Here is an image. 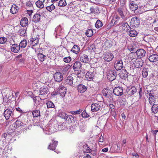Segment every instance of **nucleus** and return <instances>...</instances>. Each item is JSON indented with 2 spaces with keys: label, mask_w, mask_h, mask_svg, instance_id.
<instances>
[{
  "label": "nucleus",
  "mask_w": 158,
  "mask_h": 158,
  "mask_svg": "<svg viewBox=\"0 0 158 158\" xmlns=\"http://www.w3.org/2000/svg\"><path fill=\"white\" fill-rule=\"evenodd\" d=\"M48 92V89L47 87L43 86L40 88L39 94L40 97H36L35 98L34 101L35 104L37 105L39 103L40 100H44L46 98Z\"/></svg>",
  "instance_id": "1"
},
{
  "label": "nucleus",
  "mask_w": 158,
  "mask_h": 158,
  "mask_svg": "<svg viewBox=\"0 0 158 158\" xmlns=\"http://www.w3.org/2000/svg\"><path fill=\"white\" fill-rule=\"evenodd\" d=\"M58 124L57 122L55 121L52 123V122L49 123L48 125L45 128H43V130L46 134L49 135L57 131Z\"/></svg>",
  "instance_id": "2"
},
{
  "label": "nucleus",
  "mask_w": 158,
  "mask_h": 158,
  "mask_svg": "<svg viewBox=\"0 0 158 158\" xmlns=\"http://www.w3.org/2000/svg\"><path fill=\"white\" fill-rule=\"evenodd\" d=\"M106 75L108 79L112 81L116 79L117 74L115 70L114 69H111L107 71Z\"/></svg>",
  "instance_id": "3"
},
{
  "label": "nucleus",
  "mask_w": 158,
  "mask_h": 158,
  "mask_svg": "<svg viewBox=\"0 0 158 158\" xmlns=\"http://www.w3.org/2000/svg\"><path fill=\"white\" fill-rule=\"evenodd\" d=\"M138 5L134 1L129 2V7L130 9L132 11H134V13L136 14L141 13L140 10L138 11Z\"/></svg>",
  "instance_id": "4"
},
{
  "label": "nucleus",
  "mask_w": 158,
  "mask_h": 158,
  "mask_svg": "<svg viewBox=\"0 0 158 158\" xmlns=\"http://www.w3.org/2000/svg\"><path fill=\"white\" fill-rule=\"evenodd\" d=\"M140 24V20L139 18L137 17H133L131 19V25L133 27H138Z\"/></svg>",
  "instance_id": "5"
},
{
  "label": "nucleus",
  "mask_w": 158,
  "mask_h": 158,
  "mask_svg": "<svg viewBox=\"0 0 158 158\" xmlns=\"http://www.w3.org/2000/svg\"><path fill=\"white\" fill-rule=\"evenodd\" d=\"M114 68L116 70H121L123 67V62L121 59L117 60L114 63Z\"/></svg>",
  "instance_id": "6"
},
{
  "label": "nucleus",
  "mask_w": 158,
  "mask_h": 158,
  "mask_svg": "<svg viewBox=\"0 0 158 158\" xmlns=\"http://www.w3.org/2000/svg\"><path fill=\"white\" fill-rule=\"evenodd\" d=\"M53 78L55 81L59 82L63 80V77L61 73L57 72L54 74Z\"/></svg>",
  "instance_id": "7"
},
{
  "label": "nucleus",
  "mask_w": 158,
  "mask_h": 158,
  "mask_svg": "<svg viewBox=\"0 0 158 158\" xmlns=\"http://www.w3.org/2000/svg\"><path fill=\"white\" fill-rule=\"evenodd\" d=\"M114 95L118 96H120L123 94V90L122 87H117L115 88L113 90Z\"/></svg>",
  "instance_id": "8"
},
{
  "label": "nucleus",
  "mask_w": 158,
  "mask_h": 158,
  "mask_svg": "<svg viewBox=\"0 0 158 158\" xmlns=\"http://www.w3.org/2000/svg\"><path fill=\"white\" fill-rule=\"evenodd\" d=\"M79 60L81 61L84 63H89L90 60V59L89 57L88 56L85 54L80 55Z\"/></svg>",
  "instance_id": "9"
},
{
  "label": "nucleus",
  "mask_w": 158,
  "mask_h": 158,
  "mask_svg": "<svg viewBox=\"0 0 158 158\" xmlns=\"http://www.w3.org/2000/svg\"><path fill=\"white\" fill-rule=\"evenodd\" d=\"M58 90L60 95L63 98L65 97L66 92V89L63 85H60L59 86Z\"/></svg>",
  "instance_id": "10"
},
{
  "label": "nucleus",
  "mask_w": 158,
  "mask_h": 158,
  "mask_svg": "<svg viewBox=\"0 0 158 158\" xmlns=\"http://www.w3.org/2000/svg\"><path fill=\"white\" fill-rule=\"evenodd\" d=\"M102 93L103 95L106 98H110L112 97V92L111 90L109 89H104L102 90Z\"/></svg>",
  "instance_id": "11"
},
{
  "label": "nucleus",
  "mask_w": 158,
  "mask_h": 158,
  "mask_svg": "<svg viewBox=\"0 0 158 158\" xmlns=\"http://www.w3.org/2000/svg\"><path fill=\"white\" fill-rule=\"evenodd\" d=\"M117 11L118 14L123 19H125L127 12L123 8L119 7L118 8L117 10Z\"/></svg>",
  "instance_id": "12"
},
{
  "label": "nucleus",
  "mask_w": 158,
  "mask_h": 158,
  "mask_svg": "<svg viewBox=\"0 0 158 158\" xmlns=\"http://www.w3.org/2000/svg\"><path fill=\"white\" fill-rule=\"evenodd\" d=\"M143 63V60L141 59H136L133 63L134 65L137 68L142 67Z\"/></svg>",
  "instance_id": "13"
},
{
  "label": "nucleus",
  "mask_w": 158,
  "mask_h": 158,
  "mask_svg": "<svg viewBox=\"0 0 158 158\" xmlns=\"http://www.w3.org/2000/svg\"><path fill=\"white\" fill-rule=\"evenodd\" d=\"M58 142L52 140V143L49 144L48 149L54 151L56 149V148Z\"/></svg>",
  "instance_id": "14"
},
{
  "label": "nucleus",
  "mask_w": 158,
  "mask_h": 158,
  "mask_svg": "<svg viewBox=\"0 0 158 158\" xmlns=\"http://www.w3.org/2000/svg\"><path fill=\"white\" fill-rule=\"evenodd\" d=\"M94 73L93 71H89L87 72L85 75V78L88 81H90L93 79L94 76Z\"/></svg>",
  "instance_id": "15"
},
{
  "label": "nucleus",
  "mask_w": 158,
  "mask_h": 158,
  "mask_svg": "<svg viewBox=\"0 0 158 158\" xmlns=\"http://www.w3.org/2000/svg\"><path fill=\"white\" fill-rule=\"evenodd\" d=\"M82 64L80 61L78 60L76 61L74 64L73 66V69L75 71H77L81 68Z\"/></svg>",
  "instance_id": "16"
},
{
  "label": "nucleus",
  "mask_w": 158,
  "mask_h": 158,
  "mask_svg": "<svg viewBox=\"0 0 158 158\" xmlns=\"http://www.w3.org/2000/svg\"><path fill=\"white\" fill-rule=\"evenodd\" d=\"M114 58V56L112 53H107L104 56V59L107 61H111Z\"/></svg>",
  "instance_id": "17"
},
{
  "label": "nucleus",
  "mask_w": 158,
  "mask_h": 158,
  "mask_svg": "<svg viewBox=\"0 0 158 158\" xmlns=\"http://www.w3.org/2000/svg\"><path fill=\"white\" fill-rule=\"evenodd\" d=\"M119 77L122 79H126L128 76V73L125 69H122L119 74Z\"/></svg>",
  "instance_id": "18"
},
{
  "label": "nucleus",
  "mask_w": 158,
  "mask_h": 158,
  "mask_svg": "<svg viewBox=\"0 0 158 158\" xmlns=\"http://www.w3.org/2000/svg\"><path fill=\"white\" fill-rule=\"evenodd\" d=\"M137 56L140 58H142L145 55L146 52L143 49H139L136 51Z\"/></svg>",
  "instance_id": "19"
},
{
  "label": "nucleus",
  "mask_w": 158,
  "mask_h": 158,
  "mask_svg": "<svg viewBox=\"0 0 158 158\" xmlns=\"http://www.w3.org/2000/svg\"><path fill=\"white\" fill-rule=\"evenodd\" d=\"M149 97L148 98L149 102L151 105L155 104L156 98L152 94L150 93L148 94Z\"/></svg>",
  "instance_id": "20"
},
{
  "label": "nucleus",
  "mask_w": 158,
  "mask_h": 158,
  "mask_svg": "<svg viewBox=\"0 0 158 158\" xmlns=\"http://www.w3.org/2000/svg\"><path fill=\"white\" fill-rule=\"evenodd\" d=\"M12 114V110L9 109H7L4 111V116L6 120H8L11 116Z\"/></svg>",
  "instance_id": "21"
},
{
  "label": "nucleus",
  "mask_w": 158,
  "mask_h": 158,
  "mask_svg": "<svg viewBox=\"0 0 158 158\" xmlns=\"http://www.w3.org/2000/svg\"><path fill=\"white\" fill-rule=\"evenodd\" d=\"M20 49V47L17 44H14L12 45L11 47V51L15 53H18Z\"/></svg>",
  "instance_id": "22"
},
{
  "label": "nucleus",
  "mask_w": 158,
  "mask_h": 158,
  "mask_svg": "<svg viewBox=\"0 0 158 158\" xmlns=\"http://www.w3.org/2000/svg\"><path fill=\"white\" fill-rule=\"evenodd\" d=\"M137 89L135 86H130L127 90L128 94L130 95H132L137 92Z\"/></svg>",
  "instance_id": "23"
},
{
  "label": "nucleus",
  "mask_w": 158,
  "mask_h": 158,
  "mask_svg": "<svg viewBox=\"0 0 158 158\" xmlns=\"http://www.w3.org/2000/svg\"><path fill=\"white\" fill-rule=\"evenodd\" d=\"M101 108V106L98 104L94 103L92 104L91 106V109L92 111H97L99 110Z\"/></svg>",
  "instance_id": "24"
},
{
  "label": "nucleus",
  "mask_w": 158,
  "mask_h": 158,
  "mask_svg": "<svg viewBox=\"0 0 158 158\" xmlns=\"http://www.w3.org/2000/svg\"><path fill=\"white\" fill-rule=\"evenodd\" d=\"M148 59L151 62H156L158 61V55L156 54L151 55L149 56Z\"/></svg>",
  "instance_id": "25"
},
{
  "label": "nucleus",
  "mask_w": 158,
  "mask_h": 158,
  "mask_svg": "<svg viewBox=\"0 0 158 158\" xmlns=\"http://www.w3.org/2000/svg\"><path fill=\"white\" fill-rule=\"evenodd\" d=\"M86 89V87L82 84L79 85L77 87L78 91L81 93L85 92Z\"/></svg>",
  "instance_id": "26"
},
{
  "label": "nucleus",
  "mask_w": 158,
  "mask_h": 158,
  "mask_svg": "<svg viewBox=\"0 0 158 158\" xmlns=\"http://www.w3.org/2000/svg\"><path fill=\"white\" fill-rule=\"evenodd\" d=\"M18 7L16 5H13L10 9V12L13 14H15L18 12Z\"/></svg>",
  "instance_id": "27"
},
{
  "label": "nucleus",
  "mask_w": 158,
  "mask_h": 158,
  "mask_svg": "<svg viewBox=\"0 0 158 158\" xmlns=\"http://www.w3.org/2000/svg\"><path fill=\"white\" fill-rule=\"evenodd\" d=\"M129 32V35L131 37H135L138 34L136 30L131 28L130 29Z\"/></svg>",
  "instance_id": "28"
},
{
  "label": "nucleus",
  "mask_w": 158,
  "mask_h": 158,
  "mask_svg": "<svg viewBox=\"0 0 158 158\" xmlns=\"http://www.w3.org/2000/svg\"><path fill=\"white\" fill-rule=\"evenodd\" d=\"M31 45L32 46H35L39 42L38 38L37 37L33 38L30 39Z\"/></svg>",
  "instance_id": "29"
},
{
  "label": "nucleus",
  "mask_w": 158,
  "mask_h": 158,
  "mask_svg": "<svg viewBox=\"0 0 158 158\" xmlns=\"http://www.w3.org/2000/svg\"><path fill=\"white\" fill-rule=\"evenodd\" d=\"M122 26L123 30L126 32L129 31L131 28L127 23H123Z\"/></svg>",
  "instance_id": "30"
},
{
  "label": "nucleus",
  "mask_w": 158,
  "mask_h": 158,
  "mask_svg": "<svg viewBox=\"0 0 158 158\" xmlns=\"http://www.w3.org/2000/svg\"><path fill=\"white\" fill-rule=\"evenodd\" d=\"M71 51L73 53L77 54H78L79 52V47L77 45H74Z\"/></svg>",
  "instance_id": "31"
},
{
  "label": "nucleus",
  "mask_w": 158,
  "mask_h": 158,
  "mask_svg": "<svg viewBox=\"0 0 158 158\" xmlns=\"http://www.w3.org/2000/svg\"><path fill=\"white\" fill-rule=\"evenodd\" d=\"M28 19L26 17L22 19L20 22V24L23 27H26L28 24Z\"/></svg>",
  "instance_id": "32"
},
{
  "label": "nucleus",
  "mask_w": 158,
  "mask_h": 158,
  "mask_svg": "<svg viewBox=\"0 0 158 158\" xmlns=\"http://www.w3.org/2000/svg\"><path fill=\"white\" fill-rule=\"evenodd\" d=\"M73 78L72 76H69L67 77L66 80V83L69 85L72 86L73 85Z\"/></svg>",
  "instance_id": "33"
},
{
  "label": "nucleus",
  "mask_w": 158,
  "mask_h": 158,
  "mask_svg": "<svg viewBox=\"0 0 158 158\" xmlns=\"http://www.w3.org/2000/svg\"><path fill=\"white\" fill-rule=\"evenodd\" d=\"M41 15L39 14H36L33 17V21L35 23H36L40 21Z\"/></svg>",
  "instance_id": "34"
},
{
  "label": "nucleus",
  "mask_w": 158,
  "mask_h": 158,
  "mask_svg": "<svg viewBox=\"0 0 158 158\" xmlns=\"http://www.w3.org/2000/svg\"><path fill=\"white\" fill-rule=\"evenodd\" d=\"M151 110L152 112L154 114L158 113V104H155L152 105Z\"/></svg>",
  "instance_id": "35"
},
{
  "label": "nucleus",
  "mask_w": 158,
  "mask_h": 158,
  "mask_svg": "<svg viewBox=\"0 0 158 158\" xmlns=\"http://www.w3.org/2000/svg\"><path fill=\"white\" fill-rule=\"evenodd\" d=\"M90 13L91 14H97L99 13V10L97 7L95 8H94L93 6L91 7L90 8Z\"/></svg>",
  "instance_id": "36"
},
{
  "label": "nucleus",
  "mask_w": 158,
  "mask_h": 158,
  "mask_svg": "<svg viewBox=\"0 0 158 158\" xmlns=\"http://www.w3.org/2000/svg\"><path fill=\"white\" fill-rule=\"evenodd\" d=\"M86 127V124L85 122H81L79 127L80 130L82 132L85 131Z\"/></svg>",
  "instance_id": "37"
},
{
  "label": "nucleus",
  "mask_w": 158,
  "mask_h": 158,
  "mask_svg": "<svg viewBox=\"0 0 158 158\" xmlns=\"http://www.w3.org/2000/svg\"><path fill=\"white\" fill-rule=\"evenodd\" d=\"M18 33L21 36H25L26 34V29L24 28H20V29L19 30Z\"/></svg>",
  "instance_id": "38"
},
{
  "label": "nucleus",
  "mask_w": 158,
  "mask_h": 158,
  "mask_svg": "<svg viewBox=\"0 0 158 158\" xmlns=\"http://www.w3.org/2000/svg\"><path fill=\"white\" fill-rule=\"evenodd\" d=\"M82 148L84 152L87 153H90L91 152V150L89 148L88 145L84 143V145H83Z\"/></svg>",
  "instance_id": "39"
},
{
  "label": "nucleus",
  "mask_w": 158,
  "mask_h": 158,
  "mask_svg": "<svg viewBox=\"0 0 158 158\" xmlns=\"http://www.w3.org/2000/svg\"><path fill=\"white\" fill-rule=\"evenodd\" d=\"M44 2V0H43V2L41 1L40 0H38L35 2V4L38 8H42L44 6L43 4V2Z\"/></svg>",
  "instance_id": "40"
},
{
  "label": "nucleus",
  "mask_w": 158,
  "mask_h": 158,
  "mask_svg": "<svg viewBox=\"0 0 158 158\" xmlns=\"http://www.w3.org/2000/svg\"><path fill=\"white\" fill-rule=\"evenodd\" d=\"M37 56L39 60L41 62L44 61L46 59V56L41 53H39Z\"/></svg>",
  "instance_id": "41"
},
{
  "label": "nucleus",
  "mask_w": 158,
  "mask_h": 158,
  "mask_svg": "<svg viewBox=\"0 0 158 158\" xmlns=\"http://www.w3.org/2000/svg\"><path fill=\"white\" fill-rule=\"evenodd\" d=\"M32 112L34 118L40 116V111L39 110H33Z\"/></svg>",
  "instance_id": "42"
},
{
  "label": "nucleus",
  "mask_w": 158,
  "mask_h": 158,
  "mask_svg": "<svg viewBox=\"0 0 158 158\" xmlns=\"http://www.w3.org/2000/svg\"><path fill=\"white\" fill-rule=\"evenodd\" d=\"M27 44V42L26 40H23L20 43L19 45L20 48H23L26 47Z\"/></svg>",
  "instance_id": "43"
},
{
  "label": "nucleus",
  "mask_w": 158,
  "mask_h": 158,
  "mask_svg": "<svg viewBox=\"0 0 158 158\" xmlns=\"http://www.w3.org/2000/svg\"><path fill=\"white\" fill-rule=\"evenodd\" d=\"M120 17L116 15L114 16V17L111 20V22L112 23H114V24H115L117 23V22L120 20Z\"/></svg>",
  "instance_id": "44"
},
{
  "label": "nucleus",
  "mask_w": 158,
  "mask_h": 158,
  "mask_svg": "<svg viewBox=\"0 0 158 158\" xmlns=\"http://www.w3.org/2000/svg\"><path fill=\"white\" fill-rule=\"evenodd\" d=\"M23 123L20 121L17 120L14 123V127L16 128L19 127L22 125Z\"/></svg>",
  "instance_id": "45"
},
{
  "label": "nucleus",
  "mask_w": 158,
  "mask_h": 158,
  "mask_svg": "<svg viewBox=\"0 0 158 158\" xmlns=\"http://www.w3.org/2000/svg\"><path fill=\"white\" fill-rule=\"evenodd\" d=\"M85 34L88 37L92 36L93 34V32L92 30L89 29L86 31Z\"/></svg>",
  "instance_id": "46"
},
{
  "label": "nucleus",
  "mask_w": 158,
  "mask_h": 158,
  "mask_svg": "<svg viewBox=\"0 0 158 158\" xmlns=\"http://www.w3.org/2000/svg\"><path fill=\"white\" fill-rule=\"evenodd\" d=\"M67 5L65 0H60L58 5L59 6H64Z\"/></svg>",
  "instance_id": "47"
},
{
  "label": "nucleus",
  "mask_w": 158,
  "mask_h": 158,
  "mask_svg": "<svg viewBox=\"0 0 158 158\" xmlns=\"http://www.w3.org/2000/svg\"><path fill=\"white\" fill-rule=\"evenodd\" d=\"M148 69L147 68H144L143 69L142 71V75L143 77L146 78L148 75Z\"/></svg>",
  "instance_id": "48"
},
{
  "label": "nucleus",
  "mask_w": 158,
  "mask_h": 158,
  "mask_svg": "<svg viewBox=\"0 0 158 158\" xmlns=\"http://www.w3.org/2000/svg\"><path fill=\"white\" fill-rule=\"evenodd\" d=\"M55 8V6L53 4H52L46 7V9L49 11L51 12L52 10H54Z\"/></svg>",
  "instance_id": "49"
},
{
  "label": "nucleus",
  "mask_w": 158,
  "mask_h": 158,
  "mask_svg": "<svg viewBox=\"0 0 158 158\" xmlns=\"http://www.w3.org/2000/svg\"><path fill=\"white\" fill-rule=\"evenodd\" d=\"M136 56L137 55L136 53H131L130 54L129 58L130 59V60H132L136 58Z\"/></svg>",
  "instance_id": "50"
},
{
  "label": "nucleus",
  "mask_w": 158,
  "mask_h": 158,
  "mask_svg": "<svg viewBox=\"0 0 158 158\" xmlns=\"http://www.w3.org/2000/svg\"><path fill=\"white\" fill-rule=\"evenodd\" d=\"M47 107L48 108H52L54 107L55 106L53 103L51 101H48L46 103Z\"/></svg>",
  "instance_id": "51"
},
{
  "label": "nucleus",
  "mask_w": 158,
  "mask_h": 158,
  "mask_svg": "<svg viewBox=\"0 0 158 158\" xmlns=\"http://www.w3.org/2000/svg\"><path fill=\"white\" fill-rule=\"evenodd\" d=\"M102 26V22L99 20H97L95 24V26L96 28H98L101 27Z\"/></svg>",
  "instance_id": "52"
},
{
  "label": "nucleus",
  "mask_w": 158,
  "mask_h": 158,
  "mask_svg": "<svg viewBox=\"0 0 158 158\" xmlns=\"http://www.w3.org/2000/svg\"><path fill=\"white\" fill-rule=\"evenodd\" d=\"M7 38L4 37H1L0 38V44H5L7 41Z\"/></svg>",
  "instance_id": "53"
},
{
  "label": "nucleus",
  "mask_w": 158,
  "mask_h": 158,
  "mask_svg": "<svg viewBox=\"0 0 158 158\" xmlns=\"http://www.w3.org/2000/svg\"><path fill=\"white\" fill-rule=\"evenodd\" d=\"M60 116L62 118L67 120V117L68 115L64 112H61L59 114Z\"/></svg>",
  "instance_id": "54"
},
{
  "label": "nucleus",
  "mask_w": 158,
  "mask_h": 158,
  "mask_svg": "<svg viewBox=\"0 0 158 158\" xmlns=\"http://www.w3.org/2000/svg\"><path fill=\"white\" fill-rule=\"evenodd\" d=\"M71 60V58L70 56L65 57L63 59L64 62L66 63H69L70 62Z\"/></svg>",
  "instance_id": "55"
},
{
  "label": "nucleus",
  "mask_w": 158,
  "mask_h": 158,
  "mask_svg": "<svg viewBox=\"0 0 158 158\" xmlns=\"http://www.w3.org/2000/svg\"><path fill=\"white\" fill-rule=\"evenodd\" d=\"M82 111V110L80 109L76 111H71L70 113L72 114H80Z\"/></svg>",
  "instance_id": "56"
},
{
  "label": "nucleus",
  "mask_w": 158,
  "mask_h": 158,
  "mask_svg": "<svg viewBox=\"0 0 158 158\" xmlns=\"http://www.w3.org/2000/svg\"><path fill=\"white\" fill-rule=\"evenodd\" d=\"M67 119L68 121H70L72 123L74 121V117L71 115H68L67 117Z\"/></svg>",
  "instance_id": "57"
},
{
  "label": "nucleus",
  "mask_w": 158,
  "mask_h": 158,
  "mask_svg": "<svg viewBox=\"0 0 158 158\" xmlns=\"http://www.w3.org/2000/svg\"><path fill=\"white\" fill-rule=\"evenodd\" d=\"M27 9L28 8H30L31 9H32L33 7V5L31 2L29 1L26 2Z\"/></svg>",
  "instance_id": "58"
},
{
  "label": "nucleus",
  "mask_w": 158,
  "mask_h": 158,
  "mask_svg": "<svg viewBox=\"0 0 158 158\" xmlns=\"http://www.w3.org/2000/svg\"><path fill=\"white\" fill-rule=\"evenodd\" d=\"M81 115L82 117L83 118H87L89 116V115L86 112L85 110H84L82 112V113L81 114Z\"/></svg>",
  "instance_id": "59"
},
{
  "label": "nucleus",
  "mask_w": 158,
  "mask_h": 158,
  "mask_svg": "<svg viewBox=\"0 0 158 158\" xmlns=\"http://www.w3.org/2000/svg\"><path fill=\"white\" fill-rule=\"evenodd\" d=\"M126 4V0H121L120 4L121 6H124Z\"/></svg>",
  "instance_id": "60"
},
{
  "label": "nucleus",
  "mask_w": 158,
  "mask_h": 158,
  "mask_svg": "<svg viewBox=\"0 0 158 158\" xmlns=\"http://www.w3.org/2000/svg\"><path fill=\"white\" fill-rule=\"evenodd\" d=\"M109 107L111 109L112 111H114V106L112 104H110L109 105Z\"/></svg>",
  "instance_id": "61"
},
{
  "label": "nucleus",
  "mask_w": 158,
  "mask_h": 158,
  "mask_svg": "<svg viewBox=\"0 0 158 158\" xmlns=\"http://www.w3.org/2000/svg\"><path fill=\"white\" fill-rule=\"evenodd\" d=\"M90 49L93 51H95L96 49L95 45L94 44L91 45L90 46Z\"/></svg>",
  "instance_id": "62"
},
{
  "label": "nucleus",
  "mask_w": 158,
  "mask_h": 158,
  "mask_svg": "<svg viewBox=\"0 0 158 158\" xmlns=\"http://www.w3.org/2000/svg\"><path fill=\"white\" fill-rule=\"evenodd\" d=\"M104 141V137L102 135L100 136L99 138V141L101 143L103 142Z\"/></svg>",
  "instance_id": "63"
},
{
  "label": "nucleus",
  "mask_w": 158,
  "mask_h": 158,
  "mask_svg": "<svg viewBox=\"0 0 158 158\" xmlns=\"http://www.w3.org/2000/svg\"><path fill=\"white\" fill-rule=\"evenodd\" d=\"M27 13L29 15H31L33 12V10L32 9L30 10H27Z\"/></svg>",
  "instance_id": "64"
}]
</instances>
